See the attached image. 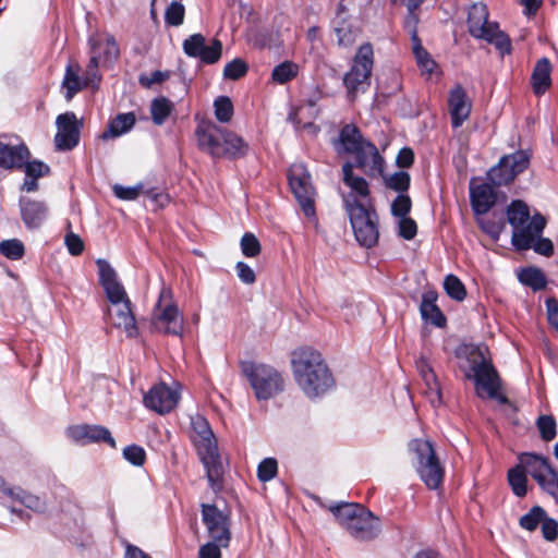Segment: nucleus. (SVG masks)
Listing matches in <instances>:
<instances>
[{
    "label": "nucleus",
    "mask_w": 558,
    "mask_h": 558,
    "mask_svg": "<svg viewBox=\"0 0 558 558\" xmlns=\"http://www.w3.org/2000/svg\"><path fill=\"white\" fill-rule=\"evenodd\" d=\"M507 219L513 228L511 241L517 250L533 248L536 253L545 256L553 253L551 241L542 238L546 225L542 215L531 216L525 203L513 201L507 208Z\"/></svg>",
    "instance_id": "1"
},
{
    "label": "nucleus",
    "mask_w": 558,
    "mask_h": 558,
    "mask_svg": "<svg viewBox=\"0 0 558 558\" xmlns=\"http://www.w3.org/2000/svg\"><path fill=\"white\" fill-rule=\"evenodd\" d=\"M291 363L294 379L308 398H317L333 387L332 374L318 351L310 348L296 350Z\"/></svg>",
    "instance_id": "2"
},
{
    "label": "nucleus",
    "mask_w": 558,
    "mask_h": 558,
    "mask_svg": "<svg viewBox=\"0 0 558 558\" xmlns=\"http://www.w3.org/2000/svg\"><path fill=\"white\" fill-rule=\"evenodd\" d=\"M332 145L338 155H352L356 167L368 177L383 173L385 163L383 156L373 143L363 137L356 125H343Z\"/></svg>",
    "instance_id": "3"
},
{
    "label": "nucleus",
    "mask_w": 558,
    "mask_h": 558,
    "mask_svg": "<svg viewBox=\"0 0 558 558\" xmlns=\"http://www.w3.org/2000/svg\"><path fill=\"white\" fill-rule=\"evenodd\" d=\"M195 135L199 148L214 158H236L245 155L248 149L242 137L211 121H201Z\"/></svg>",
    "instance_id": "4"
},
{
    "label": "nucleus",
    "mask_w": 558,
    "mask_h": 558,
    "mask_svg": "<svg viewBox=\"0 0 558 558\" xmlns=\"http://www.w3.org/2000/svg\"><path fill=\"white\" fill-rule=\"evenodd\" d=\"M192 441L207 471V478L210 486L216 488L223 473L216 438L208 422L202 416H196L192 420Z\"/></svg>",
    "instance_id": "5"
},
{
    "label": "nucleus",
    "mask_w": 558,
    "mask_h": 558,
    "mask_svg": "<svg viewBox=\"0 0 558 558\" xmlns=\"http://www.w3.org/2000/svg\"><path fill=\"white\" fill-rule=\"evenodd\" d=\"M339 524L357 539H372L380 531L378 518L359 504H340L330 507Z\"/></svg>",
    "instance_id": "6"
},
{
    "label": "nucleus",
    "mask_w": 558,
    "mask_h": 558,
    "mask_svg": "<svg viewBox=\"0 0 558 558\" xmlns=\"http://www.w3.org/2000/svg\"><path fill=\"white\" fill-rule=\"evenodd\" d=\"M409 452L420 478L428 488H438L445 472L432 442L427 439H413L409 442Z\"/></svg>",
    "instance_id": "7"
},
{
    "label": "nucleus",
    "mask_w": 558,
    "mask_h": 558,
    "mask_svg": "<svg viewBox=\"0 0 558 558\" xmlns=\"http://www.w3.org/2000/svg\"><path fill=\"white\" fill-rule=\"evenodd\" d=\"M469 33L476 39H483L494 45L501 54L511 51V43L509 37L499 29L496 22L488 20V10L486 4L480 2L474 3L468 15Z\"/></svg>",
    "instance_id": "8"
},
{
    "label": "nucleus",
    "mask_w": 558,
    "mask_h": 558,
    "mask_svg": "<svg viewBox=\"0 0 558 558\" xmlns=\"http://www.w3.org/2000/svg\"><path fill=\"white\" fill-rule=\"evenodd\" d=\"M471 374L468 377L474 379L476 393L480 398L506 400L499 392L500 379L494 366L485 359L484 350L480 347L470 350Z\"/></svg>",
    "instance_id": "9"
},
{
    "label": "nucleus",
    "mask_w": 558,
    "mask_h": 558,
    "mask_svg": "<svg viewBox=\"0 0 558 558\" xmlns=\"http://www.w3.org/2000/svg\"><path fill=\"white\" fill-rule=\"evenodd\" d=\"M150 323L153 328L161 333L182 336L184 330V317L179 311L172 292L162 287L158 300L153 308Z\"/></svg>",
    "instance_id": "10"
},
{
    "label": "nucleus",
    "mask_w": 558,
    "mask_h": 558,
    "mask_svg": "<svg viewBox=\"0 0 558 558\" xmlns=\"http://www.w3.org/2000/svg\"><path fill=\"white\" fill-rule=\"evenodd\" d=\"M242 371L258 400H268L283 390V378L272 366L245 363Z\"/></svg>",
    "instance_id": "11"
},
{
    "label": "nucleus",
    "mask_w": 558,
    "mask_h": 558,
    "mask_svg": "<svg viewBox=\"0 0 558 558\" xmlns=\"http://www.w3.org/2000/svg\"><path fill=\"white\" fill-rule=\"evenodd\" d=\"M354 165L347 161L342 166V182L345 190H340V196L345 211L371 207V190L368 182L353 171Z\"/></svg>",
    "instance_id": "12"
},
{
    "label": "nucleus",
    "mask_w": 558,
    "mask_h": 558,
    "mask_svg": "<svg viewBox=\"0 0 558 558\" xmlns=\"http://www.w3.org/2000/svg\"><path fill=\"white\" fill-rule=\"evenodd\" d=\"M518 459L527 475L537 483L543 492L553 497L558 495V471L551 465L548 458L537 453L524 452Z\"/></svg>",
    "instance_id": "13"
},
{
    "label": "nucleus",
    "mask_w": 558,
    "mask_h": 558,
    "mask_svg": "<svg viewBox=\"0 0 558 558\" xmlns=\"http://www.w3.org/2000/svg\"><path fill=\"white\" fill-rule=\"evenodd\" d=\"M373 56V47L369 44L362 45L354 57L350 71L344 75L343 83L351 98L368 88L374 63Z\"/></svg>",
    "instance_id": "14"
},
{
    "label": "nucleus",
    "mask_w": 558,
    "mask_h": 558,
    "mask_svg": "<svg viewBox=\"0 0 558 558\" xmlns=\"http://www.w3.org/2000/svg\"><path fill=\"white\" fill-rule=\"evenodd\" d=\"M289 183L304 215L308 218H313L315 216V192L311 182V174L304 165L295 163L291 166L289 170Z\"/></svg>",
    "instance_id": "15"
},
{
    "label": "nucleus",
    "mask_w": 558,
    "mask_h": 558,
    "mask_svg": "<svg viewBox=\"0 0 558 558\" xmlns=\"http://www.w3.org/2000/svg\"><path fill=\"white\" fill-rule=\"evenodd\" d=\"M90 59L87 64L88 78H98V68L111 64L119 58V47L112 35L92 36L89 38Z\"/></svg>",
    "instance_id": "16"
},
{
    "label": "nucleus",
    "mask_w": 558,
    "mask_h": 558,
    "mask_svg": "<svg viewBox=\"0 0 558 558\" xmlns=\"http://www.w3.org/2000/svg\"><path fill=\"white\" fill-rule=\"evenodd\" d=\"M356 241L365 247L374 246L379 236L378 218L371 207L347 211Z\"/></svg>",
    "instance_id": "17"
},
{
    "label": "nucleus",
    "mask_w": 558,
    "mask_h": 558,
    "mask_svg": "<svg viewBox=\"0 0 558 558\" xmlns=\"http://www.w3.org/2000/svg\"><path fill=\"white\" fill-rule=\"evenodd\" d=\"M530 163V155L524 150L504 156L499 163L488 172V178L495 185H506L523 172Z\"/></svg>",
    "instance_id": "18"
},
{
    "label": "nucleus",
    "mask_w": 558,
    "mask_h": 558,
    "mask_svg": "<svg viewBox=\"0 0 558 558\" xmlns=\"http://www.w3.org/2000/svg\"><path fill=\"white\" fill-rule=\"evenodd\" d=\"M202 518L209 537L222 547H227L231 538L228 514L215 505L203 504Z\"/></svg>",
    "instance_id": "19"
},
{
    "label": "nucleus",
    "mask_w": 558,
    "mask_h": 558,
    "mask_svg": "<svg viewBox=\"0 0 558 558\" xmlns=\"http://www.w3.org/2000/svg\"><path fill=\"white\" fill-rule=\"evenodd\" d=\"M98 268L99 283L102 287L108 305H116L131 301L123 284L118 279V274L113 267L102 258L96 260Z\"/></svg>",
    "instance_id": "20"
},
{
    "label": "nucleus",
    "mask_w": 558,
    "mask_h": 558,
    "mask_svg": "<svg viewBox=\"0 0 558 558\" xmlns=\"http://www.w3.org/2000/svg\"><path fill=\"white\" fill-rule=\"evenodd\" d=\"M57 134L54 145L58 150H71L80 142L82 122L73 112L59 114L56 120Z\"/></svg>",
    "instance_id": "21"
},
{
    "label": "nucleus",
    "mask_w": 558,
    "mask_h": 558,
    "mask_svg": "<svg viewBox=\"0 0 558 558\" xmlns=\"http://www.w3.org/2000/svg\"><path fill=\"white\" fill-rule=\"evenodd\" d=\"M106 315L109 324L123 331L126 337L134 338L138 335V328L131 301L116 305H108Z\"/></svg>",
    "instance_id": "22"
},
{
    "label": "nucleus",
    "mask_w": 558,
    "mask_h": 558,
    "mask_svg": "<svg viewBox=\"0 0 558 558\" xmlns=\"http://www.w3.org/2000/svg\"><path fill=\"white\" fill-rule=\"evenodd\" d=\"M179 398L180 395L177 389L159 384L151 387L144 396V404L159 414H165L175 408Z\"/></svg>",
    "instance_id": "23"
},
{
    "label": "nucleus",
    "mask_w": 558,
    "mask_h": 558,
    "mask_svg": "<svg viewBox=\"0 0 558 558\" xmlns=\"http://www.w3.org/2000/svg\"><path fill=\"white\" fill-rule=\"evenodd\" d=\"M66 435L71 440L81 445L104 441L112 448L116 447V441L110 430L100 425L81 424L70 426L66 429Z\"/></svg>",
    "instance_id": "24"
},
{
    "label": "nucleus",
    "mask_w": 558,
    "mask_h": 558,
    "mask_svg": "<svg viewBox=\"0 0 558 558\" xmlns=\"http://www.w3.org/2000/svg\"><path fill=\"white\" fill-rule=\"evenodd\" d=\"M451 124L454 129L460 128L470 117L472 102L461 85H456L449 93L448 98Z\"/></svg>",
    "instance_id": "25"
},
{
    "label": "nucleus",
    "mask_w": 558,
    "mask_h": 558,
    "mask_svg": "<svg viewBox=\"0 0 558 558\" xmlns=\"http://www.w3.org/2000/svg\"><path fill=\"white\" fill-rule=\"evenodd\" d=\"M19 206L22 221L29 230L40 228L48 216V207L41 201L20 197Z\"/></svg>",
    "instance_id": "26"
},
{
    "label": "nucleus",
    "mask_w": 558,
    "mask_h": 558,
    "mask_svg": "<svg viewBox=\"0 0 558 558\" xmlns=\"http://www.w3.org/2000/svg\"><path fill=\"white\" fill-rule=\"evenodd\" d=\"M28 158L29 150L26 145H9L0 142V168L7 170L21 169Z\"/></svg>",
    "instance_id": "27"
},
{
    "label": "nucleus",
    "mask_w": 558,
    "mask_h": 558,
    "mask_svg": "<svg viewBox=\"0 0 558 558\" xmlns=\"http://www.w3.org/2000/svg\"><path fill=\"white\" fill-rule=\"evenodd\" d=\"M470 198L474 213L477 216H483L488 213L496 203V193L488 183L471 184Z\"/></svg>",
    "instance_id": "28"
},
{
    "label": "nucleus",
    "mask_w": 558,
    "mask_h": 558,
    "mask_svg": "<svg viewBox=\"0 0 558 558\" xmlns=\"http://www.w3.org/2000/svg\"><path fill=\"white\" fill-rule=\"evenodd\" d=\"M412 52L415 57L416 64L423 75L432 77L433 75L438 76L440 70L435 60L430 57L428 51L422 46L421 39L418 38L415 31L411 35Z\"/></svg>",
    "instance_id": "29"
},
{
    "label": "nucleus",
    "mask_w": 558,
    "mask_h": 558,
    "mask_svg": "<svg viewBox=\"0 0 558 558\" xmlns=\"http://www.w3.org/2000/svg\"><path fill=\"white\" fill-rule=\"evenodd\" d=\"M0 489L12 500L24 505L26 508L35 512H43L46 509V502L40 497L29 494L21 488L7 487L2 478H0Z\"/></svg>",
    "instance_id": "30"
},
{
    "label": "nucleus",
    "mask_w": 558,
    "mask_h": 558,
    "mask_svg": "<svg viewBox=\"0 0 558 558\" xmlns=\"http://www.w3.org/2000/svg\"><path fill=\"white\" fill-rule=\"evenodd\" d=\"M551 63L547 58L539 59L532 72L531 84L536 95H543L551 85Z\"/></svg>",
    "instance_id": "31"
},
{
    "label": "nucleus",
    "mask_w": 558,
    "mask_h": 558,
    "mask_svg": "<svg viewBox=\"0 0 558 558\" xmlns=\"http://www.w3.org/2000/svg\"><path fill=\"white\" fill-rule=\"evenodd\" d=\"M416 369L427 387L429 401L433 405L440 403V389L436 375L425 357L416 361Z\"/></svg>",
    "instance_id": "32"
},
{
    "label": "nucleus",
    "mask_w": 558,
    "mask_h": 558,
    "mask_svg": "<svg viewBox=\"0 0 558 558\" xmlns=\"http://www.w3.org/2000/svg\"><path fill=\"white\" fill-rule=\"evenodd\" d=\"M135 121L136 119L133 112L119 113L114 119H112L109 122L107 130L102 132L100 138L104 141H108L111 138L119 137L131 131L135 124Z\"/></svg>",
    "instance_id": "33"
},
{
    "label": "nucleus",
    "mask_w": 558,
    "mask_h": 558,
    "mask_svg": "<svg viewBox=\"0 0 558 558\" xmlns=\"http://www.w3.org/2000/svg\"><path fill=\"white\" fill-rule=\"evenodd\" d=\"M98 78L92 80L88 78L87 72L85 73V80L82 82L78 76V66L75 69L72 65H68L65 70V74L63 77L62 86L65 88V98L66 100H71L73 96L78 93L83 87L94 84L98 82Z\"/></svg>",
    "instance_id": "34"
},
{
    "label": "nucleus",
    "mask_w": 558,
    "mask_h": 558,
    "mask_svg": "<svg viewBox=\"0 0 558 558\" xmlns=\"http://www.w3.org/2000/svg\"><path fill=\"white\" fill-rule=\"evenodd\" d=\"M437 294L434 291H429L423 294L421 303V315L425 320L430 322L437 327H441L446 319L441 311L436 304Z\"/></svg>",
    "instance_id": "35"
},
{
    "label": "nucleus",
    "mask_w": 558,
    "mask_h": 558,
    "mask_svg": "<svg viewBox=\"0 0 558 558\" xmlns=\"http://www.w3.org/2000/svg\"><path fill=\"white\" fill-rule=\"evenodd\" d=\"M526 475L527 472L521 466L520 462L508 472L509 485L511 486L513 494L518 497H524L527 493Z\"/></svg>",
    "instance_id": "36"
},
{
    "label": "nucleus",
    "mask_w": 558,
    "mask_h": 558,
    "mask_svg": "<svg viewBox=\"0 0 558 558\" xmlns=\"http://www.w3.org/2000/svg\"><path fill=\"white\" fill-rule=\"evenodd\" d=\"M519 280L524 286L533 290H542L546 286V278L542 270L537 268H526L519 274Z\"/></svg>",
    "instance_id": "37"
},
{
    "label": "nucleus",
    "mask_w": 558,
    "mask_h": 558,
    "mask_svg": "<svg viewBox=\"0 0 558 558\" xmlns=\"http://www.w3.org/2000/svg\"><path fill=\"white\" fill-rule=\"evenodd\" d=\"M299 73V65L291 61H284L274 68L271 77L278 84H284L293 80Z\"/></svg>",
    "instance_id": "38"
},
{
    "label": "nucleus",
    "mask_w": 558,
    "mask_h": 558,
    "mask_svg": "<svg viewBox=\"0 0 558 558\" xmlns=\"http://www.w3.org/2000/svg\"><path fill=\"white\" fill-rule=\"evenodd\" d=\"M172 111V104L165 97L156 98L151 101L150 113L153 121L161 125Z\"/></svg>",
    "instance_id": "39"
},
{
    "label": "nucleus",
    "mask_w": 558,
    "mask_h": 558,
    "mask_svg": "<svg viewBox=\"0 0 558 558\" xmlns=\"http://www.w3.org/2000/svg\"><path fill=\"white\" fill-rule=\"evenodd\" d=\"M546 514V511L541 506H535L520 518V526L532 532L542 523Z\"/></svg>",
    "instance_id": "40"
},
{
    "label": "nucleus",
    "mask_w": 558,
    "mask_h": 558,
    "mask_svg": "<svg viewBox=\"0 0 558 558\" xmlns=\"http://www.w3.org/2000/svg\"><path fill=\"white\" fill-rule=\"evenodd\" d=\"M0 253L9 259L17 260L24 256L25 247L19 239L4 240L0 243Z\"/></svg>",
    "instance_id": "41"
},
{
    "label": "nucleus",
    "mask_w": 558,
    "mask_h": 558,
    "mask_svg": "<svg viewBox=\"0 0 558 558\" xmlns=\"http://www.w3.org/2000/svg\"><path fill=\"white\" fill-rule=\"evenodd\" d=\"M444 289L447 294L456 301H463L466 296L464 284L454 275L446 276L444 280Z\"/></svg>",
    "instance_id": "42"
},
{
    "label": "nucleus",
    "mask_w": 558,
    "mask_h": 558,
    "mask_svg": "<svg viewBox=\"0 0 558 558\" xmlns=\"http://www.w3.org/2000/svg\"><path fill=\"white\" fill-rule=\"evenodd\" d=\"M215 117L221 123H227L232 119L233 105L229 97L220 96L215 102Z\"/></svg>",
    "instance_id": "43"
},
{
    "label": "nucleus",
    "mask_w": 558,
    "mask_h": 558,
    "mask_svg": "<svg viewBox=\"0 0 558 558\" xmlns=\"http://www.w3.org/2000/svg\"><path fill=\"white\" fill-rule=\"evenodd\" d=\"M240 246L242 254L246 257H256L260 254L262 251L258 239L251 232L243 234Z\"/></svg>",
    "instance_id": "44"
},
{
    "label": "nucleus",
    "mask_w": 558,
    "mask_h": 558,
    "mask_svg": "<svg viewBox=\"0 0 558 558\" xmlns=\"http://www.w3.org/2000/svg\"><path fill=\"white\" fill-rule=\"evenodd\" d=\"M205 45V37L194 34L183 41V50L190 57L199 58Z\"/></svg>",
    "instance_id": "45"
},
{
    "label": "nucleus",
    "mask_w": 558,
    "mask_h": 558,
    "mask_svg": "<svg viewBox=\"0 0 558 558\" xmlns=\"http://www.w3.org/2000/svg\"><path fill=\"white\" fill-rule=\"evenodd\" d=\"M536 424L543 440L550 441L556 437V421L553 416L542 415Z\"/></svg>",
    "instance_id": "46"
},
{
    "label": "nucleus",
    "mask_w": 558,
    "mask_h": 558,
    "mask_svg": "<svg viewBox=\"0 0 558 558\" xmlns=\"http://www.w3.org/2000/svg\"><path fill=\"white\" fill-rule=\"evenodd\" d=\"M247 64L240 58H236L226 64L223 76L228 80H239L247 72Z\"/></svg>",
    "instance_id": "47"
},
{
    "label": "nucleus",
    "mask_w": 558,
    "mask_h": 558,
    "mask_svg": "<svg viewBox=\"0 0 558 558\" xmlns=\"http://www.w3.org/2000/svg\"><path fill=\"white\" fill-rule=\"evenodd\" d=\"M278 463L274 458L264 459L257 468V476L262 482H268L277 475Z\"/></svg>",
    "instance_id": "48"
},
{
    "label": "nucleus",
    "mask_w": 558,
    "mask_h": 558,
    "mask_svg": "<svg viewBox=\"0 0 558 558\" xmlns=\"http://www.w3.org/2000/svg\"><path fill=\"white\" fill-rule=\"evenodd\" d=\"M477 222L481 226L482 230L489 236H492L494 240L499 239L505 227L502 219L496 221L489 218L478 217Z\"/></svg>",
    "instance_id": "49"
},
{
    "label": "nucleus",
    "mask_w": 558,
    "mask_h": 558,
    "mask_svg": "<svg viewBox=\"0 0 558 558\" xmlns=\"http://www.w3.org/2000/svg\"><path fill=\"white\" fill-rule=\"evenodd\" d=\"M184 7L174 1L172 2L166 10V13H165V20H166V23L171 25V26H179L183 23V20H184Z\"/></svg>",
    "instance_id": "50"
},
{
    "label": "nucleus",
    "mask_w": 558,
    "mask_h": 558,
    "mask_svg": "<svg viewBox=\"0 0 558 558\" xmlns=\"http://www.w3.org/2000/svg\"><path fill=\"white\" fill-rule=\"evenodd\" d=\"M412 202L409 195L399 194L391 204V213L395 217H408L411 210Z\"/></svg>",
    "instance_id": "51"
},
{
    "label": "nucleus",
    "mask_w": 558,
    "mask_h": 558,
    "mask_svg": "<svg viewBox=\"0 0 558 558\" xmlns=\"http://www.w3.org/2000/svg\"><path fill=\"white\" fill-rule=\"evenodd\" d=\"M222 45L219 40H213L210 45H205L199 59L205 63H215L220 59Z\"/></svg>",
    "instance_id": "52"
},
{
    "label": "nucleus",
    "mask_w": 558,
    "mask_h": 558,
    "mask_svg": "<svg viewBox=\"0 0 558 558\" xmlns=\"http://www.w3.org/2000/svg\"><path fill=\"white\" fill-rule=\"evenodd\" d=\"M410 185V175L404 171H398L389 177L387 180V186L398 191L404 192L409 189Z\"/></svg>",
    "instance_id": "53"
},
{
    "label": "nucleus",
    "mask_w": 558,
    "mask_h": 558,
    "mask_svg": "<svg viewBox=\"0 0 558 558\" xmlns=\"http://www.w3.org/2000/svg\"><path fill=\"white\" fill-rule=\"evenodd\" d=\"M123 457L133 465L141 466L145 462L146 454L142 447L137 445H131L124 448Z\"/></svg>",
    "instance_id": "54"
},
{
    "label": "nucleus",
    "mask_w": 558,
    "mask_h": 558,
    "mask_svg": "<svg viewBox=\"0 0 558 558\" xmlns=\"http://www.w3.org/2000/svg\"><path fill=\"white\" fill-rule=\"evenodd\" d=\"M399 234L405 240H412L417 232L416 222L410 217H401L398 221Z\"/></svg>",
    "instance_id": "55"
},
{
    "label": "nucleus",
    "mask_w": 558,
    "mask_h": 558,
    "mask_svg": "<svg viewBox=\"0 0 558 558\" xmlns=\"http://www.w3.org/2000/svg\"><path fill=\"white\" fill-rule=\"evenodd\" d=\"M23 167L25 169L26 177H33L36 179H39L49 172V167L46 163L38 160L29 162H27L26 160Z\"/></svg>",
    "instance_id": "56"
},
{
    "label": "nucleus",
    "mask_w": 558,
    "mask_h": 558,
    "mask_svg": "<svg viewBox=\"0 0 558 558\" xmlns=\"http://www.w3.org/2000/svg\"><path fill=\"white\" fill-rule=\"evenodd\" d=\"M142 186H123V185H114L113 192L114 195L123 201H134L140 196Z\"/></svg>",
    "instance_id": "57"
},
{
    "label": "nucleus",
    "mask_w": 558,
    "mask_h": 558,
    "mask_svg": "<svg viewBox=\"0 0 558 558\" xmlns=\"http://www.w3.org/2000/svg\"><path fill=\"white\" fill-rule=\"evenodd\" d=\"M542 533L545 539L553 542L558 536V522L555 519L548 518L547 514L541 523Z\"/></svg>",
    "instance_id": "58"
},
{
    "label": "nucleus",
    "mask_w": 558,
    "mask_h": 558,
    "mask_svg": "<svg viewBox=\"0 0 558 558\" xmlns=\"http://www.w3.org/2000/svg\"><path fill=\"white\" fill-rule=\"evenodd\" d=\"M64 241H65L68 251L70 252L71 255L77 256V255L82 254V252L84 250V243L77 234H75L73 232H69L65 235Z\"/></svg>",
    "instance_id": "59"
},
{
    "label": "nucleus",
    "mask_w": 558,
    "mask_h": 558,
    "mask_svg": "<svg viewBox=\"0 0 558 558\" xmlns=\"http://www.w3.org/2000/svg\"><path fill=\"white\" fill-rule=\"evenodd\" d=\"M235 270L239 279L245 284H253L256 280L254 270L244 262H239L235 265Z\"/></svg>",
    "instance_id": "60"
},
{
    "label": "nucleus",
    "mask_w": 558,
    "mask_h": 558,
    "mask_svg": "<svg viewBox=\"0 0 558 558\" xmlns=\"http://www.w3.org/2000/svg\"><path fill=\"white\" fill-rule=\"evenodd\" d=\"M220 547H222L220 544L211 539V542L201 546L198 558H221Z\"/></svg>",
    "instance_id": "61"
},
{
    "label": "nucleus",
    "mask_w": 558,
    "mask_h": 558,
    "mask_svg": "<svg viewBox=\"0 0 558 558\" xmlns=\"http://www.w3.org/2000/svg\"><path fill=\"white\" fill-rule=\"evenodd\" d=\"M546 310L549 324L558 329V301L554 298L547 299Z\"/></svg>",
    "instance_id": "62"
},
{
    "label": "nucleus",
    "mask_w": 558,
    "mask_h": 558,
    "mask_svg": "<svg viewBox=\"0 0 558 558\" xmlns=\"http://www.w3.org/2000/svg\"><path fill=\"white\" fill-rule=\"evenodd\" d=\"M414 154L411 148H402L397 156V163L401 168H408L413 163Z\"/></svg>",
    "instance_id": "63"
},
{
    "label": "nucleus",
    "mask_w": 558,
    "mask_h": 558,
    "mask_svg": "<svg viewBox=\"0 0 558 558\" xmlns=\"http://www.w3.org/2000/svg\"><path fill=\"white\" fill-rule=\"evenodd\" d=\"M124 558H151V557L147 553L142 550L140 547L132 545V544H126Z\"/></svg>",
    "instance_id": "64"
}]
</instances>
